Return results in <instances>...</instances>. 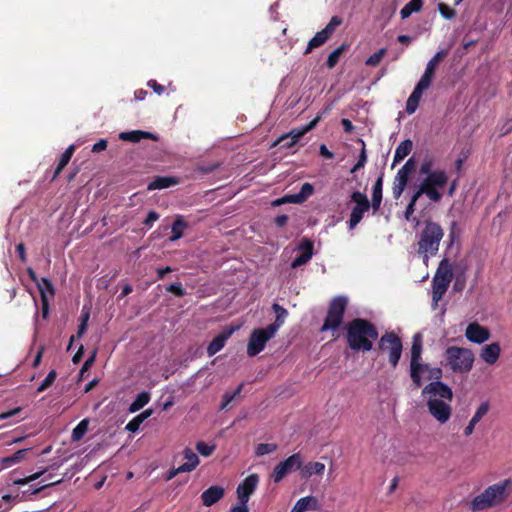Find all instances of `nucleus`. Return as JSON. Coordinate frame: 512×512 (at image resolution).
Here are the masks:
<instances>
[{
  "instance_id": "obj_60",
  "label": "nucleus",
  "mask_w": 512,
  "mask_h": 512,
  "mask_svg": "<svg viewBox=\"0 0 512 512\" xmlns=\"http://www.w3.org/2000/svg\"><path fill=\"white\" fill-rule=\"evenodd\" d=\"M147 85L154 90L155 93L158 95H162L165 91V87L159 83H157L156 80H149Z\"/></svg>"
},
{
  "instance_id": "obj_46",
  "label": "nucleus",
  "mask_w": 512,
  "mask_h": 512,
  "mask_svg": "<svg viewBox=\"0 0 512 512\" xmlns=\"http://www.w3.org/2000/svg\"><path fill=\"white\" fill-rule=\"evenodd\" d=\"M416 161L413 157L409 158L406 163L398 170V174L406 177L409 180L410 174L414 171Z\"/></svg>"
},
{
  "instance_id": "obj_37",
  "label": "nucleus",
  "mask_w": 512,
  "mask_h": 512,
  "mask_svg": "<svg viewBox=\"0 0 512 512\" xmlns=\"http://www.w3.org/2000/svg\"><path fill=\"white\" fill-rule=\"evenodd\" d=\"M150 401V394L146 391L137 395L135 400L130 404L129 412L135 413L142 409Z\"/></svg>"
},
{
  "instance_id": "obj_21",
  "label": "nucleus",
  "mask_w": 512,
  "mask_h": 512,
  "mask_svg": "<svg viewBox=\"0 0 512 512\" xmlns=\"http://www.w3.org/2000/svg\"><path fill=\"white\" fill-rule=\"evenodd\" d=\"M234 332V328H227L219 333L208 345L207 354L213 356L219 352L224 346L226 341L231 337Z\"/></svg>"
},
{
  "instance_id": "obj_51",
  "label": "nucleus",
  "mask_w": 512,
  "mask_h": 512,
  "mask_svg": "<svg viewBox=\"0 0 512 512\" xmlns=\"http://www.w3.org/2000/svg\"><path fill=\"white\" fill-rule=\"evenodd\" d=\"M438 10L445 19H453L456 16V11L449 5L441 2L438 4Z\"/></svg>"
},
{
  "instance_id": "obj_63",
  "label": "nucleus",
  "mask_w": 512,
  "mask_h": 512,
  "mask_svg": "<svg viewBox=\"0 0 512 512\" xmlns=\"http://www.w3.org/2000/svg\"><path fill=\"white\" fill-rule=\"evenodd\" d=\"M284 197H285L286 204L287 203H294V204H302L303 203V197L299 196L298 193L285 195Z\"/></svg>"
},
{
  "instance_id": "obj_56",
  "label": "nucleus",
  "mask_w": 512,
  "mask_h": 512,
  "mask_svg": "<svg viewBox=\"0 0 512 512\" xmlns=\"http://www.w3.org/2000/svg\"><path fill=\"white\" fill-rule=\"evenodd\" d=\"M432 167H433V160L431 158L424 159V161L422 162V164L420 166V174L427 176L429 173L434 172L432 170Z\"/></svg>"
},
{
  "instance_id": "obj_57",
  "label": "nucleus",
  "mask_w": 512,
  "mask_h": 512,
  "mask_svg": "<svg viewBox=\"0 0 512 512\" xmlns=\"http://www.w3.org/2000/svg\"><path fill=\"white\" fill-rule=\"evenodd\" d=\"M159 217L160 215L156 211L151 210L144 219L143 224L150 228L159 219Z\"/></svg>"
},
{
  "instance_id": "obj_48",
  "label": "nucleus",
  "mask_w": 512,
  "mask_h": 512,
  "mask_svg": "<svg viewBox=\"0 0 512 512\" xmlns=\"http://www.w3.org/2000/svg\"><path fill=\"white\" fill-rule=\"evenodd\" d=\"M385 53H386V49L381 48L379 51H377L374 54H372L371 56H369L368 59L365 61V64L367 66H371V67L377 66L381 62Z\"/></svg>"
},
{
  "instance_id": "obj_17",
  "label": "nucleus",
  "mask_w": 512,
  "mask_h": 512,
  "mask_svg": "<svg viewBox=\"0 0 512 512\" xmlns=\"http://www.w3.org/2000/svg\"><path fill=\"white\" fill-rule=\"evenodd\" d=\"M423 338L420 333H416L412 339L410 374L416 376L422 361Z\"/></svg>"
},
{
  "instance_id": "obj_55",
  "label": "nucleus",
  "mask_w": 512,
  "mask_h": 512,
  "mask_svg": "<svg viewBox=\"0 0 512 512\" xmlns=\"http://www.w3.org/2000/svg\"><path fill=\"white\" fill-rule=\"evenodd\" d=\"M311 258H312V256L301 253L300 255H298L297 257L294 258V260L291 263V267L298 268L302 265H305L306 263H308L310 261Z\"/></svg>"
},
{
  "instance_id": "obj_24",
  "label": "nucleus",
  "mask_w": 512,
  "mask_h": 512,
  "mask_svg": "<svg viewBox=\"0 0 512 512\" xmlns=\"http://www.w3.org/2000/svg\"><path fill=\"white\" fill-rule=\"evenodd\" d=\"M179 183V179L174 176H157L147 186V190H161Z\"/></svg>"
},
{
  "instance_id": "obj_6",
  "label": "nucleus",
  "mask_w": 512,
  "mask_h": 512,
  "mask_svg": "<svg viewBox=\"0 0 512 512\" xmlns=\"http://www.w3.org/2000/svg\"><path fill=\"white\" fill-rule=\"evenodd\" d=\"M448 182L447 173L444 170H435L429 173L417 189L418 195H426L432 202H439L442 193L438 188H443Z\"/></svg>"
},
{
  "instance_id": "obj_15",
  "label": "nucleus",
  "mask_w": 512,
  "mask_h": 512,
  "mask_svg": "<svg viewBox=\"0 0 512 512\" xmlns=\"http://www.w3.org/2000/svg\"><path fill=\"white\" fill-rule=\"evenodd\" d=\"M426 374V378L428 380L433 381H440V379L443 376V371L440 367H432L427 363L420 362V367L417 371L416 376H413L410 374V378L415 385V387L420 388L423 384V378L422 376Z\"/></svg>"
},
{
  "instance_id": "obj_12",
  "label": "nucleus",
  "mask_w": 512,
  "mask_h": 512,
  "mask_svg": "<svg viewBox=\"0 0 512 512\" xmlns=\"http://www.w3.org/2000/svg\"><path fill=\"white\" fill-rule=\"evenodd\" d=\"M343 23V19L339 16H333L329 23L324 29L318 31L314 37L309 41L304 54H309L313 49L318 48L325 44L331 36L334 34L336 29Z\"/></svg>"
},
{
  "instance_id": "obj_14",
  "label": "nucleus",
  "mask_w": 512,
  "mask_h": 512,
  "mask_svg": "<svg viewBox=\"0 0 512 512\" xmlns=\"http://www.w3.org/2000/svg\"><path fill=\"white\" fill-rule=\"evenodd\" d=\"M62 480H57L55 482L42 485L40 487L34 488V489H28L20 492L19 490H16L15 493H8L4 494L2 496V501L8 504V507L5 508V511H8L11 509V507L17 503V502H24L30 500V495H36L40 493L42 490H44L47 487L59 484Z\"/></svg>"
},
{
  "instance_id": "obj_5",
  "label": "nucleus",
  "mask_w": 512,
  "mask_h": 512,
  "mask_svg": "<svg viewBox=\"0 0 512 512\" xmlns=\"http://www.w3.org/2000/svg\"><path fill=\"white\" fill-rule=\"evenodd\" d=\"M447 365L455 373L469 372L474 363V354L468 348L450 346L445 350Z\"/></svg>"
},
{
  "instance_id": "obj_26",
  "label": "nucleus",
  "mask_w": 512,
  "mask_h": 512,
  "mask_svg": "<svg viewBox=\"0 0 512 512\" xmlns=\"http://www.w3.org/2000/svg\"><path fill=\"white\" fill-rule=\"evenodd\" d=\"M30 452V449H20L13 453L10 456H6L0 459L1 469L10 468L18 463H21L25 460L27 454Z\"/></svg>"
},
{
  "instance_id": "obj_13",
  "label": "nucleus",
  "mask_w": 512,
  "mask_h": 512,
  "mask_svg": "<svg viewBox=\"0 0 512 512\" xmlns=\"http://www.w3.org/2000/svg\"><path fill=\"white\" fill-rule=\"evenodd\" d=\"M303 464V457L300 453H294L284 461L277 464L271 474V478L275 483L280 482L288 473L300 470Z\"/></svg>"
},
{
  "instance_id": "obj_47",
  "label": "nucleus",
  "mask_w": 512,
  "mask_h": 512,
  "mask_svg": "<svg viewBox=\"0 0 512 512\" xmlns=\"http://www.w3.org/2000/svg\"><path fill=\"white\" fill-rule=\"evenodd\" d=\"M297 250L300 252V254L302 253L313 256L314 243L310 239L304 238L297 246Z\"/></svg>"
},
{
  "instance_id": "obj_19",
  "label": "nucleus",
  "mask_w": 512,
  "mask_h": 512,
  "mask_svg": "<svg viewBox=\"0 0 512 512\" xmlns=\"http://www.w3.org/2000/svg\"><path fill=\"white\" fill-rule=\"evenodd\" d=\"M321 116L315 117L313 120H311L308 124L301 128H294L289 133L282 135L280 138H278L277 143L284 142L288 139H293L294 142L298 143L299 140L310 130L314 129L318 122L320 121Z\"/></svg>"
},
{
  "instance_id": "obj_23",
  "label": "nucleus",
  "mask_w": 512,
  "mask_h": 512,
  "mask_svg": "<svg viewBox=\"0 0 512 512\" xmlns=\"http://www.w3.org/2000/svg\"><path fill=\"white\" fill-rule=\"evenodd\" d=\"M119 139L122 141L138 143L143 139H151L153 141H157L158 136L151 132H147V131L132 130V131L121 132L119 134Z\"/></svg>"
},
{
  "instance_id": "obj_62",
  "label": "nucleus",
  "mask_w": 512,
  "mask_h": 512,
  "mask_svg": "<svg viewBox=\"0 0 512 512\" xmlns=\"http://www.w3.org/2000/svg\"><path fill=\"white\" fill-rule=\"evenodd\" d=\"M95 361V353H93L83 364L80 370V377H84V373L93 365Z\"/></svg>"
},
{
  "instance_id": "obj_39",
  "label": "nucleus",
  "mask_w": 512,
  "mask_h": 512,
  "mask_svg": "<svg viewBox=\"0 0 512 512\" xmlns=\"http://www.w3.org/2000/svg\"><path fill=\"white\" fill-rule=\"evenodd\" d=\"M89 420L83 419L81 420L77 426L72 431V439L73 441H79L83 438L88 430Z\"/></svg>"
},
{
  "instance_id": "obj_11",
  "label": "nucleus",
  "mask_w": 512,
  "mask_h": 512,
  "mask_svg": "<svg viewBox=\"0 0 512 512\" xmlns=\"http://www.w3.org/2000/svg\"><path fill=\"white\" fill-rule=\"evenodd\" d=\"M275 333L273 328H256L254 329L249 337L247 344V354L250 357H254L262 352L265 348L266 343L274 337Z\"/></svg>"
},
{
  "instance_id": "obj_40",
  "label": "nucleus",
  "mask_w": 512,
  "mask_h": 512,
  "mask_svg": "<svg viewBox=\"0 0 512 512\" xmlns=\"http://www.w3.org/2000/svg\"><path fill=\"white\" fill-rule=\"evenodd\" d=\"M243 388V384H240L233 393L226 392L222 397V402L220 405V409L224 410L228 407V405L241 394Z\"/></svg>"
},
{
  "instance_id": "obj_8",
  "label": "nucleus",
  "mask_w": 512,
  "mask_h": 512,
  "mask_svg": "<svg viewBox=\"0 0 512 512\" xmlns=\"http://www.w3.org/2000/svg\"><path fill=\"white\" fill-rule=\"evenodd\" d=\"M453 279V270L448 259L440 261L432 280V300L435 305L442 299Z\"/></svg>"
},
{
  "instance_id": "obj_28",
  "label": "nucleus",
  "mask_w": 512,
  "mask_h": 512,
  "mask_svg": "<svg viewBox=\"0 0 512 512\" xmlns=\"http://www.w3.org/2000/svg\"><path fill=\"white\" fill-rule=\"evenodd\" d=\"M188 227V223L185 221L182 215H177L172 226H171V236L169 237V241L175 242L183 237L184 230Z\"/></svg>"
},
{
  "instance_id": "obj_10",
  "label": "nucleus",
  "mask_w": 512,
  "mask_h": 512,
  "mask_svg": "<svg viewBox=\"0 0 512 512\" xmlns=\"http://www.w3.org/2000/svg\"><path fill=\"white\" fill-rule=\"evenodd\" d=\"M351 202L355 203L350 213L348 227L353 230L363 219L364 213L368 212L372 206L366 194L360 191H354L350 195Z\"/></svg>"
},
{
  "instance_id": "obj_59",
  "label": "nucleus",
  "mask_w": 512,
  "mask_h": 512,
  "mask_svg": "<svg viewBox=\"0 0 512 512\" xmlns=\"http://www.w3.org/2000/svg\"><path fill=\"white\" fill-rule=\"evenodd\" d=\"M21 410H22L21 407H16V408L8 410L6 412H2V413H0V420H6L13 416H16L21 412Z\"/></svg>"
},
{
  "instance_id": "obj_27",
  "label": "nucleus",
  "mask_w": 512,
  "mask_h": 512,
  "mask_svg": "<svg viewBox=\"0 0 512 512\" xmlns=\"http://www.w3.org/2000/svg\"><path fill=\"white\" fill-rule=\"evenodd\" d=\"M325 471V465L321 462H308L305 465L302 464L300 468L301 478L308 479L312 475H322Z\"/></svg>"
},
{
  "instance_id": "obj_16",
  "label": "nucleus",
  "mask_w": 512,
  "mask_h": 512,
  "mask_svg": "<svg viewBox=\"0 0 512 512\" xmlns=\"http://www.w3.org/2000/svg\"><path fill=\"white\" fill-rule=\"evenodd\" d=\"M259 483V476L257 474L248 475L237 487L236 494L238 502L248 504L250 496L255 492Z\"/></svg>"
},
{
  "instance_id": "obj_52",
  "label": "nucleus",
  "mask_w": 512,
  "mask_h": 512,
  "mask_svg": "<svg viewBox=\"0 0 512 512\" xmlns=\"http://www.w3.org/2000/svg\"><path fill=\"white\" fill-rule=\"evenodd\" d=\"M196 449L202 456L208 457L214 452L215 446L200 441L196 444Z\"/></svg>"
},
{
  "instance_id": "obj_9",
  "label": "nucleus",
  "mask_w": 512,
  "mask_h": 512,
  "mask_svg": "<svg viewBox=\"0 0 512 512\" xmlns=\"http://www.w3.org/2000/svg\"><path fill=\"white\" fill-rule=\"evenodd\" d=\"M378 348L389 353V363L395 368L402 354V341L401 338L394 332H386L383 334L378 342Z\"/></svg>"
},
{
  "instance_id": "obj_33",
  "label": "nucleus",
  "mask_w": 512,
  "mask_h": 512,
  "mask_svg": "<svg viewBox=\"0 0 512 512\" xmlns=\"http://www.w3.org/2000/svg\"><path fill=\"white\" fill-rule=\"evenodd\" d=\"M184 458L186 462L180 465V470H185V472H191L194 470L199 464V458L197 454H195L190 448H185L183 451Z\"/></svg>"
},
{
  "instance_id": "obj_35",
  "label": "nucleus",
  "mask_w": 512,
  "mask_h": 512,
  "mask_svg": "<svg viewBox=\"0 0 512 512\" xmlns=\"http://www.w3.org/2000/svg\"><path fill=\"white\" fill-rule=\"evenodd\" d=\"M297 510L304 512L306 510H317L319 503L316 497L306 496L300 498L297 502Z\"/></svg>"
},
{
  "instance_id": "obj_36",
  "label": "nucleus",
  "mask_w": 512,
  "mask_h": 512,
  "mask_svg": "<svg viewBox=\"0 0 512 512\" xmlns=\"http://www.w3.org/2000/svg\"><path fill=\"white\" fill-rule=\"evenodd\" d=\"M423 7V0H410L400 11L402 19L410 17L414 12H419Z\"/></svg>"
},
{
  "instance_id": "obj_53",
  "label": "nucleus",
  "mask_w": 512,
  "mask_h": 512,
  "mask_svg": "<svg viewBox=\"0 0 512 512\" xmlns=\"http://www.w3.org/2000/svg\"><path fill=\"white\" fill-rule=\"evenodd\" d=\"M166 290L177 297H183L186 294V291L180 282L170 284Z\"/></svg>"
},
{
  "instance_id": "obj_7",
  "label": "nucleus",
  "mask_w": 512,
  "mask_h": 512,
  "mask_svg": "<svg viewBox=\"0 0 512 512\" xmlns=\"http://www.w3.org/2000/svg\"><path fill=\"white\" fill-rule=\"evenodd\" d=\"M348 306V299L345 296L339 295L329 302L327 315L324 319V323L320 328L321 332L335 331L343 323L344 314Z\"/></svg>"
},
{
  "instance_id": "obj_58",
  "label": "nucleus",
  "mask_w": 512,
  "mask_h": 512,
  "mask_svg": "<svg viewBox=\"0 0 512 512\" xmlns=\"http://www.w3.org/2000/svg\"><path fill=\"white\" fill-rule=\"evenodd\" d=\"M39 282L45 292L46 291L49 292L51 296L54 295L55 291H54L53 284L51 283V281L48 278L42 277L41 279H39Z\"/></svg>"
},
{
  "instance_id": "obj_31",
  "label": "nucleus",
  "mask_w": 512,
  "mask_h": 512,
  "mask_svg": "<svg viewBox=\"0 0 512 512\" xmlns=\"http://www.w3.org/2000/svg\"><path fill=\"white\" fill-rule=\"evenodd\" d=\"M272 309L276 314V318L274 323L269 324L268 328H273V332L276 334L277 330L284 324L286 317L288 316V311L278 303H274L272 305Z\"/></svg>"
},
{
  "instance_id": "obj_45",
  "label": "nucleus",
  "mask_w": 512,
  "mask_h": 512,
  "mask_svg": "<svg viewBox=\"0 0 512 512\" xmlns=\"http://www.w3.org/2000/svg\"><path fill=\"white\" fill-rule=\"evenodd\" d=\"M421 196L422 195H418L417 191L412 195L404 213V217L407 221L411 220V216L414 214L416 209V203Z\"/></svg>"
},
{
  "instance_id": "obj_44",
  "label": "nucleus",
  "mask_w": 512,
  "mask_h": 512,
  "mask_svg": "<svg viewBox=\"0 0 512 512\" xmlns=\"http://www.w3.org/2000/svg\"><path fill=\"white\" fill-rule=\"evenodd\" d=\"M57 377V372L55 370H51L45 379L42 381V383L37 388V393H42L46 389H48L55 381Z\"/></svg>"
},
{
  "instance_id": "obj_22",
  "label": "nucleus",
  "mask_w": 512,
  "mask_h": 512,
  "mask_svg": "<svg viewBox=\"0 0 512 512\" xmlns=\"http://www.w3.org/2000/svg\"><path fill=\"white\" fill-rule=\"evenodd\" d=\"M500 354V344L498 342H493L482 347L480 357L485 363L493 365L498 361Z\"/></svg>"
},
{
  "instance_id": "obj_41",
  "label": "nucleus",
  "mask_w": 512,
  "mask_h": 512,
  "mask_svg": "<svg viewBox=\"0 0 512 512\" xmlns=\"http://www.w3.org/2000/svg\"><path fill=\"white\" fill-rule=\"evenodd\" d=\"M278 446L274 443H260L255 448L256 456H264L273 453L277 450Z\"/></svg>"
},
{
  "instance_id": "obj_29",
  "label": "nucleus",
  "mask_w": 512,
  "mask_h": 512,
  "mask_svg": "<svg viewBox=\"0 0 512 512\" xmlns=\"http://www.w3.org/2000/svg\"><path fill=\"white\" fill-rule=\"evenodd\" d=\"M382 189H383V175L379 176L373 185L372 199L370 205L372 206L373 213H376L381 206L382 202Z\"/></svg>"
},
{
  "instance_id": "obj_4",
  "label": "nucleus",
  "mask_w": 512,
  "mask_h": 512,
  "mask_svg": "<svg viewBox=\"0 0 512 512\" xmlns=\"http://www.w3.org/2000/svg\"><path fill=\"white\" fill-rule=\"evenodd\" d=\"M511 484V480L506 479L487 487L481 494L473 499L471 509L473 511H479L499 505L509 496L507 488L511 486Z\"/></svg>"
},
{
  "instance_id": "obj_30",
  "label": "nucleus",
  "mask_w": 512,
  "mask_h": 512,
  "mask_svg": "<svg viewBox=\"0 0 512 512\" xmlns=\"http://www.w3.org/2000/svg\"><path fill=\"white\" fill-rule=\"evenodd\" d=\"M413 148V142L410 139H405L396 148L393 159V166L400 163L407 157Z\"/></svg>"
},
{
  "instance_id": "obj_2",
  "label": "nucleus",
  "mask_w": 512,
  "mask_h": 512,
  "mask_svg": "<svg viewBox=\"0 0 512 512\" xmlns=\"http://www.w3.org/2000/svg\"><path fill=\"white\" fill-rule=\"evenodd\" d=\"M344 329L347 344L354 351H370L379 336L376 326L364 318L352 319L346 323Z\"/></svg>"
},
{
  "instance_id": "obj_61",
  "label": "nucleus",
  "mask_w": 512,
  "mask_h": 512,
  "mask_svg": "<svg viewBox=\"0 0 512 512\" xmlns=\"http://www.w3.org/2000/svg\"><path fill=\"white\" fill-rule=\"evenodd\" d=\"M16 252H17L18 257L21 260V262L25 263L27 261V256H26V248H25L24 243L21 242L16 245Z\"/></svg>"
},
{
  "instance_id": "obj_50",
  "label": "nucleus",
  "mask_w": 512,
  "mask_h": 512,
  "mask_svg": "<svg viewBox=\"0 0 512 512\" xmlns=\"http://www.w3.org/2000/svg\"><path fill=\"white\" fill-rule=\"evenodd\" d=\"M38 289L40 291V297H41V313L42 317L46 319L49 315V300L48 297L41 287V285H38Z\"/></svg>"
},
{
  "instance_id": "obj_34",
  "label": "nucleus",
  "mask_w": 512,
  "mask_h": 512,
  "mask_svg": "<svg viewBox=\"0 0 512 512\" xmlns=\"http://www.w3.org/2000/svg\"><path fill=\"white\" fill-rule=\"evenodd\" d=\"M75 151V146L74 145H70L64 152L63 154L61 155L60 159H59V162L57 164V167L54 171V174L52 176V181H54L57 176L62 172V170L65 168V166L69 163V161L71 160L72 156H73V153Z\"/></svg>"
},
{
  "instance_id": "obj_25",
  "label": "nucleus",
  "mask_w": 512,
  "mask_h": 512,
  "mask_svg": "<svg viewBox=\"0 0 512 512\" xmlns=\"http://www.w3.org/2000/svg\"><path fill=\"white\" fill-rule=\"evenodd\" d=\"M488 411H489L488 402L481 403L480 406L477 408L475 414L469 421L468 425L464 429L465 436H470L473 433L476 424L488 413Z\"/></svg>"
},
{
  "instance_id": "obj_42",
  "label": "nucleus",
  "mask_w": 512,
  "mask_h": 512,
  "mask_svg": "<svg viewBox=\"0 0 512 512\" xmlns=\"http://www.w3.org/2000/svg\"><path fill=\"white\" fill-rule=\"evenodd\" d=\"M447 56L446 50L438 51L427 63L426 68L435 73L439 63Z\"/></svg>"
},
{
  "instance_id": "obj_3",
  "label": "nucleus",
  "mask_w": 512,
  "mask_h": 512,
  "mask_svg": "<svg viewBox=\"0 0 512 512\" xmlns=\"http://www.w3.org/2000/svg\"><path fill=\"white\" fill-rule=\"evenodd\" d=\"M444 236L441 225L432 220H426L418 235V253L425 262L439 251L440 242Z\"/></svg>"
},
{
  "instance_id": "obj_49",
  "label": "nucleus",
  "mask_w": 512,
  "mask_h": 512,
  "mask_svg": "<svg viewBox=\"0 0 512 512\" xmlns=\"http://www.w3.org/2000/svg\"><path fill=\"white\" fill-rule=\"evenodd\" d=\"M361 143H362V149L360 151L357 163L351 169V173H355L358 170H360L361 168H363L367 162L365 143L362 140H361Z\"/></svg>"
},
{
  "instance_id": "obj_32",
  "label": "nucleus",
  "mask_w": 512,
  "mask_h": 512,
  "mask_svg": "<svg viewBox=\"0 0 512 512\" xmlns=\"http://www.w3.org/2000/svg\"><path fill=\"white\" fill-rule=\"evenodd\" d=\"M423 92L424 90H422L418 86H415L414 90L412 91L406 102L405 109L408 114H413L416 111L419 105V101L423 95Z\"/></svg>"
},
{
  "instance_id": "obj_64",
  "label": "nucleus",
  "mask_w": 512,
  "mask_h": 512,
  "mask_svg": "<svg viewBox=\"0 0 512 512\" xmlns=\"http://www.w3.org/2000/svg\"><path fill=\"white\" fill-rule=\"evenodd\" d=\"M140 425H141V423H139V422L136 420V418L134 417L133 419H131V420L127 423V425H126L125 429H126V430H128L129 432L134 433V432H136V431L139 429Z\"/></svg>"
},
{
  "instance_id": "obj_18",
  "label": "nucleus",
  "mask_w": 512,
  "mask_h": 512,
  "mask_svg": "<svg viewBox=\"0 0 512 512\" xmlns=\"http://www.w3.org/2000/svg\"><path fill=\"white\" fill-rule=\"evenodd\" d=\"M465 336L470 342L482 344L490 339L491 333L488 328L473 322L467 326Z\"/></svg>"
},
{
  "instance_id": "obj_1",
  "label": "nucleus",
  "mask_w": 512,
  "mask_h": 512,
  "mask_svg": "<svg viewBox=\"0 0 512 512\" xmlns=\"http://www.w3.org/2000/svg\"><path fill=\"white\" fill-rule=\"evenodd\" d=\"M422 395L427 397V409L440 424L446 423L452 414V389L442 381H433L422 389Z\"/></svg>"
},
{
  "instance_id": "obj_20",
  "label": "nucleus",
  "mask_w": 512,
  "mask_h": 512,
  "mask_svg": "<svg viewBox=\"0 0 512 512\" xmlns=\"http://www.w3.org/2000/svg\"><path fill=\"white\" fill-rule=\"evenodd\" d=\"M225 494L223 487L214 485L202 492L201 500L204 506L210 507L220 501Z\"/></svg>"
},
{
  "instance_id": "obj_43",
  "label": "nucleus",
  "mask_w": 512,
  "mask_h": 512,
  "mask_svg": "<svg viewBox=\"0 0 512 512\" xmlns=\"http://www.w3.org/2000/svg\"><path fill=\"white\" fill-rule=\"evenodd\" d=\"M433 71L425 68L424 74L421 76L419 82L416 84V86L420 87L422 90H426L430 87L433 77H434Z\"/></svg>"
},
{
  "instance_id": "obj_54",
  "label": "nucleus",
  "mask_w": 512,
  "mask_h": 512,
  "mask_svg": "<svg viewBox=\"0 0 512 512\" xmlns=\"http://www.w3.org/2000/svg\"><path fill=\"white\" fill-rule=\"evenodd\" d=\"M314 192V187L312 184L306 182L301 186L300 191L298 192L299 196L303 197V202H305Z\"/></svg>"
},
{
  "instance_id": "obj_38",
  "label": "nucleus",
  "mask_w": 512,
  "mask_h": 512,
  "mask_svg": "<svg viewBox=\"0 0 512 512\" xmlns=\"http://www.w3.org/2000/svg\"><path fill=\"white\" fill-rule=\"evenodd\" d=\"M347 49V45L346 44H342L340 45L338 48H336L334 51H332L329 55H328V58H327V61H326V66L329 68V69H332L334 68L341 55L343 54V52Z\"/></svg>"
}]
</instances>
